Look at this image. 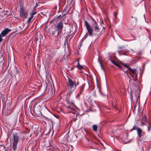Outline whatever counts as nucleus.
I'll return each mask as SVG.
<instances>
[{
  "mask_svg": "<svg viewBox=\"0 0 151 151\" xmlns=\"http://www.w3.org/2000/svg\"><path fill=\"white\" fill-rule=\"evenodd\" d=\"M41 109L40 105L39 104L36 103H35L33 108V110L34 111V112L35 113H36V112H40V113H47L49 112L47 108L45 107L40 110V109Z\"/></svg>",
  "mask_w": 151,
  "mask_h": 151,
  "instance_id": "1",
  "label": "nucleus"
},
{
  "mask_svg": "<svg viewBox=\"0 0 151 151\" xmlns=\"http://www.w3.org/2000/svg\"><path fill=\"white\" fill-rule=\"evenodd\" d=\"M13 142L12 144L13 149L14 151L16 150L17 149L18 142L19 139L18 135L17 134H12Z\"/></svg>",
  "mask_w": 151,
  "mask_h": 151,
  "instance_id": "2",
  "label": "nucleus"
},
{
  "mask_svg": "<svg viewBox=\"0 0 151 151\" xmlns=\"http://www.w3.org/2000/svg\"><path fill=\"white\" fill-rule=\"evenodd\" d=\"M68 81L70 87L72 89V91H73L75 89L76 86L78 85V83L73 82L72 80L70 78L68 79Z\"/></svg>",
  "mask_w": 151,
  "mask_h": 151,
  "instance_id": "3",
  "label": "nucleus"
},
{
  "mask_svg": "<svg viewBox=\"0 0 151 151\" xmlns=\"http://www.w3.org/2000/svg\"><path fill=\"white\" fill-rule=\"evenodd\" d=\"M85 24L87 30L89 33V35L90 36H91L92 35L93 32V29L91 27L87 21H85Z\"/></svg>",
  "mask_w": 151,
  "mask_h": 151,
  "instance_id": "4",
  "label": "nucleus"
},
{
  "mask_svg": "<svg viewBox=\"0 0 151 151\" xmlns=\"http://www.w3.org/2000/svg\"><path fill=\"white\" fill-rule=\"evenodd\" d=\"M28 14L22 8L20 11V16L22 18H26L27 17Z\"/></svg>",
  "mask_w": 151,
  "mask_h": 151,
  "instance_id": "5",
  "label": "nucleus"
},
{
  "mask_svg": "<svg viewBox=\"0 0 151 151\" xmlns=\"http://www.w3.org/2000/svg\"><path fill=\"white\" fill-rule=\"evenodd\" d=\"M63 27L62 22H59L57 25V31H58V32H59L60 30H62Z\"/></svg>",
  "mask_w": 151,
  "mask_h": 151,
  "instance_id": "6",
  "label": "nucleus"
},
{
  "mask_svg": "<svg viewBox=\"0 0 151 151\" xmlns=\"http://www.w3.org/2000/svg\"><path fill=\"white\" fill-rule=\"evenodd\" d=\"M129 70L132 73V75L135 77L136 78L137 77V70L135 69H132L131 68H129Z\"/></svg>",
  "mask_w": 151,
  "mask_h": 151,
  "instance_id": "7",
  "label": "nucleus"
},
{
  "mask_svg": "<svg viewBox=\"0 0 151 151\" xmlns=\"http://www.w3.org/2000/svg\"><path fill=\"white\" fill-rule=\"evenodd\" d=\"M10 31V30L8 29H5L3 31L1 34V36L2 37H4L6 34Z\"/></svg>",
  "mask_w": 151,
  "mask_h": 151,
  "instance_id": "8",
  "label": "nucleus"
},
{
  "mask_svg": "<svg viewBox=\"0 0 151 151\" xmlns=\"http://www.w3.org/2000/svg\"><path fill=\"white\" fill-rule=\"evenodd\" d=\"M137 133L138 137L140 138L142 136V129L139 128L137 130Z\"/></svg>",
  "mask_w": 151,
  "mask_h": 151,
  "instance_id": "9",
  "label": "nucleus"
},
{
  "mask_svg": "<svg viewBox=\"0 0 151 151\" xmlns=\"http://www.w3.org/2000/svg\"><path fill=\"white\" fill-rule=\"evenodd\" d=\"M139 90H137L136 91L137 94L135 95L134 99L137 101L139 98Z\"/></svg>",
  "mask_w": 151,
  "mask_h": 151,
  "instance_id": "10",
  "label": "nucleus"
},
{
  "mask_svg": "<svg viewBox=\"0 0 151 151\" xmlns=\"http://www.w3.org/2000/svg\"><path fill=\"white\" fill-rule=\"evenodd\" d=\"M145 110L144 108H139L138 109V111L139 113H143L145 112Z\"/></svg>",
  "mask_w": 151,
  "mask_h": 151,
  "instance_id": "11",
  "label": "nucleus"
},
{
  "mask_svg": "<svg viewBox=\"0 0 151 151\" xmlns=\"http://www.w3.org/2000/svg\"><path fill=\"white\" fill-rule=\"evenodd\" d=\"M77 64V67L78 69H81L83 68V66L79 64V60H78Z\"/></svg>",
  "mask_w": 151,
  "mask_h": 151,
  "instance_id": "12",
  "label": "nucleus"
},
{
  "mask_svg": "<svg viewBox=\"0 0 151 151\" xmlns=\"http://www.w3.org/2000/svg\"><path fill=\"white\" fill-rule=\"evenodd\" d=\"M92 129H93V130L96 132L97 131V126L96 125L94 124L92 126Z\"/></svg>",
  "mask_w": 151,
  "mask_h": 151,
  "instance_id": "13",
  "label": "nucleus"
},
{
  "mask_svg": "<svg viewBox=\"0 0 151 151\" xmlns=\"http://www.w3.org/2000/svg\"><path fill=\"white\" fill-rule=\"evenodd\" d=\"M95 30L96 31L98 32L100 31V28H99L97 26H96L94 27Z\"/></svg>",
  "mask_w": 151,
  "mask_h": 151,
  "instance_id": "14",
  "label": "nucleus"
},
{
  "mask_svg": "<svg viewBox=\"0 0 151 151\" xmlns=\"http://www.w3.org/2000/svg\"><path fill=\"white\" fill-rule=\"evenodd\" d=\"M139 128L137 127V126H135V125H134L132 129H131L132 131L133 130H137V129H139Z\"/></svg>",
  "mask_w": 151,
  "mask_h": 151,
  "instance_id": "15",
  "label": "nucleus"
},
{
  "mask_svg": "<svg viewBox=\"0 0 151 151\" xmlns=\"http://www.w3.org/2000/svg\"><path fill=\"white\" fill-rule=\"evenodd\" d=\"M36 14L35 9H33L32 12V16H33V15L35 14Z\"/></svg>",
  "mask_w": 151,
  "mask_h": 151,
  "instance_id": "16",
  "label": "nucleus"
},
{
  "mask_svg": "<svg viewBox=\"0 0 151 151\" xmlns=\"http://www.w3.org/2000/svg\"><path fill=\"white\" fill-rule=\"evenodd\" d=\"M98 60L99 63V64L101 65V68L103 70V66L102 65V63H101L100 60L99 58L98 59Z\"/></svg>",
  "mask_w": 151,
  "mask_h": 151,
  "instance_id": "17",
  "label": "nucleus"
},
{
  "mask_svg": "<svg viewBox=\"0 0 151 151\" xmlns=\"http://www.w3.org/2000/svg\"><path fill=\"white\" fill-rule=\"evenodd\" d=\"M123 65L125 67L127 68L128 70L129 68H130L129 67L128 65L126 64H123Z\"/></svg>",
  "mask_w": 151,
  "mask_h": 151,
  "instance_id": "18",
  "label": "nucleus"
},
{
  "mask_svg": "<svg viewBox=\"0 0 151 151\" xmlns=\"http://www.w3.org/2000/svg\"><path fill=\"white\" fill-rule=\"evenodd\" d=\"M33 16H31V17H29L28 20V22H29L33 18Z\"/></svg>",
  "mask_w": 151,
  "mask_h": 151,
  "instance_id": "19",
  "label": "nucleus"
},
{
  "mask_svg": "<svg viewBox=\"0 0 151 151\" xmlns=\"http://www.w3.org/2000/svg\"><path fill=\"white\" fill-rule=\"evenodd\" d=\"M136 151H143V148L138 149Z\"/></svg>",
  "mask_w": 151,
  "mask_h": 151,
  "instance_id": "20",
  "label": "nucleus"
},
{
  "mask_svg": "<svg viewBox=\"0 0 151 151\" xmlns=\"http://www.w3.org/2000/svg\"><path fill=\"white\" fill-rule=\"evenodd\" d=\"M143 119L144 121H146L147 119L146 116H144L143 117Z\"/></svg>",
  "mask_w": 151,
  "mask_h": 151,
  "instance_id": "21",
  "label": "nucleus"
},
{
  "mask_svg": "<svg viewBox=\"0 0 151 151\" xmlns=\"http://www.w3.org/2000/svg\"><path fill=\"white\" fill-rule=\"evenodd\" d=\"M68 3L69 4H70L73 0H67Z\"/></svg>",
  "mask_w": 151,
  "mask_h": 151,
  "instance_id": "22",
  "label": "nucleus"
},
{
  "mask_svg": "<svg viewBox=\"0 0 151 151\" xmlns=\"http://www.w3.org/2000/svg\"><path fill=\"white\" fill-rule=\"evenodd\" d=\"M116 66H117L119 68H121L122 67V66L118 64H117V65H116Z\"/></svg>",
  "mask_w": 151,
  "mask_h": 151,
  "instance_id": "23",
  "label": "nucleus"
},
{
  "mask_svg": "<svg viewBox=\"0 0 151 151\" xmlns=\"http://www.w3.org/2000/svg\"><path fill=\"white\" fill-rule=\"evenodd\" d=\"M2 36H1V35H0V42H1L2 40V37H3Z\"/></svg>",
  "mask_w": 151,
  "mask_h": 151,
  "instance_id": "24",
  "label": "nucleus"
},
{
  "mask_svg": "<svg viewBox=\"0 0 151 151\" xmlns=\"http://www.w3.org/2000/svg\"><path fill=\"white\" fill-rule=\"evenodd\" d=\"M54 116L57 118H58L59 117V116H58L57 115L55 114H54Z\"/></svg>",
  "mask_w": 151,
  "mask_h": 151,
  "instance_id": "25",
  "label": "nucleus"
},
{
  "mask_svg": "<svg viewBox=\"0 0 151 151\" xmlns=\"http://www.w3.org/2000/svg\"><path fill=\"white\" fill-rule=\"evenodd\" d=\"M110 61H111L112 63L114 64V62H115L113 60H112V59H110Z\"/></svg>",
  "mask_w": 151,
  "mask_h": 151,
  "instance_id": "26",
  "label": "nucleus"
},
{
  "mask_svg": "<svg viewBox=\"0 0 151 151\" xmlns=\"http://www.w3.org/2000/svg\"><path fill=\"white\" fill-rule=\"evenodd\" d=\"M36 41H37L38 40V37H36Z\"/></svg>",
  "mask_w": 151,
  "mask_h": 151,
  "instance_id": "27",
  "label": "nucleus"
},
{
  "mask_svg": "<svg viewBox=\"0 0 151 151\" xmlns=\"http://www.w3.org/2000/svg\"><path fill=\"white\" fill-rule=\"evenodd\" d=\"M150 125L149 126H148V131H149L150 130Z\"/></svg>",
  "mask_w": 151,
  "mask_h": 151,
  "instance_id": "28",
  "label": "nucleus"
},
{
  "mask_svg": "<svg viewBox=\"0 0 151 151\" xmlns=\"http://www.w3.org/2000/svg\"><path fill=\"white\" fill-rule=\"evenodd\" d=\"M117 14V13H115V14H114V16L115 17H116Z\"/></svg>",
  "mask_w": 151,
  "mask_h": 151,
  "instance_id": "29",
  "label": "nucleus"
},
{
  "mask_svg": "<svg viewBox=\"0 0 151 151\" xmlns=\"http://www.w3.org/2000/svg\"><path fill=\"white\" fill-rule=\"evenodd\" d=\"M117 63H116V62H114V64L115 65H117Z\"/></svg>",
  "mask_w": 151,
  "mask_h": 151,
  "instance_id": "30",
  "label": "nucleus"
},
{
  "mask_svg": "<svg viewBox=\"0 0 151 151\" xmlns=\"http://www.w3.org/2000/svg\"><path fill=\"white\" fill-rule=\"evenodd\" d=\"M71 104L73 106H74V104L73 103H71Z\"/></svg>",
  "mask_w": 151,
  "mask_h": 151,
  "instance_id": "31",
  "label": "nucleus"
},
{
  "mask_svg": "<svg viewBox=\"0 0 151 151\" xmlns=\"http://www.w3.org/2000/svg\"><path fill=\"white\" fill-rule=\"evenodd\" d=\"M136 88H137V89H139V86H137L136 87Z\"/></svg>",
  "mask_w": 151,
  "mask_h": 151,
  "instance_id": "32",
  "label": "nucleus"
},
{
  "mask_svg": "<svg viewBox=\"0 0 151 151\" xmlns=\"http://www.w3.org/2000/svg\"><path fill=\"white\" fill-rule=\"evenodd\" d=\"M151 151V147L150 148H149V149L147 151Z\"/></svg>",
  "mask_w": 151,
  "mask_h": 151,
  "instance_id": "33",
  "label": "nucleus"
},
{
  "mask_svg": "<svg viewBox=\"0 0 151 151\" xmlns=\"http://www.w3.org/2000/svg\"><path fill=\"white\" fill-rule=\"evenodd\" d=\"M141 124H144V123L143 122H142Z\"/></svg>",
  "mask_w": 151,
  "mask_h": 151,
  "instance_id": "34",
  "label": "nucleus"
},
{
  "mask_svg": "<svg viewBox=\"0 0 151 151\" xmlns=\"http://www.w3.org/2000/svg\"><path fill=\"white\" fill-rule=\"evenodd\" d=\"M129 142H126L125 143H129Z\"/></svg>",
  "mask_w": 151,
  "mask_h": 151,
  "instance_id": "35",
  "label": "nucleus"
},
{
  "mask_svg": "<svg viewBox=\"0 0 151 151\" xmlns=\"http://www.w3.org/2000/svg\"><path fill=\"white\" fill-rule=\"evenodd\" d=\"M72 114L74 113V112H72Z\"/></svg>",
  "mask_w": 151,
  "mask_h": 151,
  "instance_id": "36",
  "label": "nucleus"
},
{
  "mask_svg": "<svg viewBox=\"0 0 151 151\" xmlns=\"http://www.w3.org/2000/svg\"><path fill=\"white\" fill-rule=\"evenodd\" d=\"M60 16H59V17H58V18H59L60 17Z\"/></svg>",
  "mask_w": 151,
  "mask_h": 151,
  "instance_id": "37",
  "label": "nucleus"
},
{
  "mask_svg": "<svg viewBox=\"0 0 151 151\" xmlns=\"http://www.w3.org/2000/svg\"><path fill=\"white\" fill-rule=\"evenodd\" d=\"M79 114H77V115H79Z\"/></svg>",
  "mask_w": 151,
  "mask_h": 151,
  "instance_id": "38",
  "label": "nucleus"
}]
</instances>
